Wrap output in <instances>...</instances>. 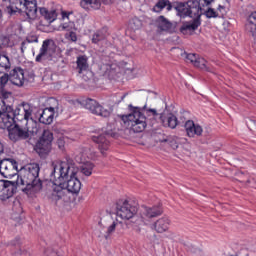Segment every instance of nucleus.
I'll use <instances>...</instances> for the list:
<instances>
[{"label": "nucleus", "instance_id": "obj_36", "mask_svg": "<svg viewBox=\"0 0 256 256\" xmlns=\"http://www.w3.org/2000/svg\"><path fill=\"white\" fill-rule=\"evenodd\" d=\"M11 40L7 36H0V49H7Z\"/></svg>", "mask_w": 256, "mask_h": 256}, {"label": "nucleus", "instance_id": "obj_16", "mask_svg": "<svg viewBox=\"0 0 256 256\" xmlns=\"http://www.w3.org/2000/svg\"><path fill=\"white\" fill-rule=\"evenodd\" d=\"M17 193L15 181L0 180V201H7Z\"/></svg>", "mask_w": 256, "mask_h": 256}, {"label": "nucleus", "instance_id": "obj_47", "mask_svg": "<svg viewBox=\"0 0 256 256\" xmlns=\"http://www.w3.org/2000/svg\"><path fill=\"white\" fill-rule=\"evenodd\" d=\"M27 41L26 40H24L22 43H21V47H20V49H21V53H25V49H27Z\"/></svg>", "mask_w": 256, "mask_h": 256}, {"label": "nucleus", "instance_id": "obj_28", "mask_svg": "<svg viewBox=\"0 0 256 256\" xmlns=\"http://www.w3.org/2000/svg\"><path fill=\"white\" fill-rule=\"evenodd\" d=\"M11 69V61L9 60V56L0 55V73L3 71H9Z\"/></svg>", "mask_w": 256, "mask_h": 256}, {"label": "nucleus", "instance_id": "obj_51", "mask_svg": "<svg viewBox=\"0 0 256 256\" xmlns=\"http://www.w3.org/2000/svg\"><path fill=\"white\" fill-rule=\"evenodd\" d=\"M134 223H136V225H139V222H137L136 220L134 221Z\"/></svg>", "mask_w": 256, "mask_h": 256}, {"label": "nucleus", "instance_id": "obj_17", "mask_svg": "<svg viewBox=\"0 0 256 256\" xmlns=\"http://www.w3.org/2000/svg\"><path fill=\"white\" fill-rule=\"evenodd\" d=\"M10 82L16 87H23L25 85V70L21 67H15L10 71Z\"/></svg>", "mask_w": 256, "mask_h": 256}, {"label": "nucleus", "instance_id": "obj_41", "mask_svg": "<svg viewBox=\"0 0 256 256\" xmlns=\"http://www.w3.org/2000/svg\"><path fill=\"white\" fill-rule=\"evenodd\" d=\"M26 43H39V36L30 34L25 39Z\"/></svg>", "mask_w": 256, "mask_h": 256}, {"label": "nucleus", "instance_id": "obj_3", "mask_svg": "<svg viewBox=\"0 0 256 256\" xmlns=\"http://www.w3.org/2000/svg\"><path fill=\"white\" fill-rule=\"evenodd\" d=\"M39 164L33 163L24 166L18 172L17 180L14 181L16 189L20 187L26 195H35L43 189V181L39 178Z\"/></svg>", "mask_w": 256, "mask_h": 256}, {"label": "nucleus", "instance_id": "obj_14", "mask_svg": "<svg viewBox=\"0 0 256 256\" xmlns=\"http://www.w3.org/2000/svg\"><path fill=\"white\" fill-rule=\"evenodd\" d=\"M8 137L14 143L21 139H29V127L25 124L14 123L8 130Z\"/></svg>", "mask_w": 256, "mask_h": 256}, {"label": "nucleus", "instance_id": "obj_8", "mask_svg": "<svg viewBox=\"0 0 256 256\" xmlns=\"http://www.w3.org/2000/svg\"><path fill=\"white\" fill-rule=\"evenodd\" d=\"M13 106L7 104L6 100H0V129L9 130L15 124L13 120Z\"/></svg>", "mask_w": 256, "mask_h": 256}, {"label": "nucleus", "instance_id": "obj_31", "mask_svg": "<svg viewBox=\"0 0 256 256\" xmlns=\"http://www.w3.org/2000/svg\"><path fill=\"white\" fill-rule=\"evenodd\" d=\"M194 67H198V69H202L203 71H211L209 67H207V60L199 56L196 59V62L194 63Z\"/></svg>", "mask_w": 256, "mask_h": 256}, {"label": "nucleus", "instance_id": "obj_18", "mask_svg": "<svg viewBox=\"0 0 256 256\" xmlns=\"http://www.w3.org/2000/svg\"><path fill=\"white\" fill-rule=\"evenodd\" d=\"M109 136H105V134H101L99 136H93L94 143H97L98 149L103 157H107V151H109V147L111 143L109 142Z\"/></svg>", "mask_w": 256, "mask_h": 256}, {"label": "nucleus", "instance_id": "obj_38", "mask_svg": "<svg viewBox=\"0 0 256 256\" xmlns=\"http://www.w3.org/2000/svg\"><path fill=\"white\" fill-rule=\"evenodd\" d=\"M117 227V223L113 222L107 229L106 235H104L105 239L109 238V235H112L113 233H115V229Z\"/></svg>", "mask_w": 256, "mask_h": 256}, {"label": "nucleus", "instance_id": "obj_35", "mask_svg": "<svg viewBox=\"0 0 256 256\" xmlns=\"http://www.w3.org/2000/svg\"><path fill=\"white\" fill-rule=\"evenodd\" d=\"M6 11L8 15H17V13H23V10H21V8L16 7L15 4L7 6Z\"/></svg>", "mask_w": 256, "mask_h": 256}, {"label": "nucleus", "instance_id": "obj_15", "mask_svg": "<svg viewBox=\"0 0 256 256\" xmlns=\"http://www.w3.org/2000/svg\"><path fill=\"white\" fill-rule=\"evenodd\" d=\"M83 105L85 109H88V111L92 112L94 115H99L104 118L111 116V111L104 109L95 99L87 98L83 100Z\"/></svg>", "mask_w": 256, "mask_h": 256}, {"label": "nucleus", "instance_id": "obj_50", "mask_svg": "<svg viewBox=\"0 0 256 256\" xmlns=\"http://www.w3.org/2000/svg\"><path fill=\"white\" fill-rule=\"evenodd\" d=\"M0 19H3V11L0 9Z\"/></svg>", "mask_w": 256, "mask_h": 256}, {"label": "nucleus", "instance_id": "obj_11", "mask_svg": "<svg viewBox=\"0 0 256 256\" xmlns=\"http://www.w3.org/2000/svg\"><path fill=\"white\" fill-rule=\"evenodd\" d=\"M0 173L5 179H11L19 175L17 160L13 158H4L0 160Z\"/></svg>", "mask_w": 256, "mask_h": 256}, {"label": "nucleus", "instance_id": "obj_45", "mask_svg": "<svg viewBox=\"0 0 256 256\" xmlns=\"http://www.w3.org/2000/svg\"><path fill=\"white\" fill-rule=\"evenodd\" d=\"M177 3H187V2H175L173 5L171 4V2H169L166 4V9L167 11H171L173 8L175 9V5H177Z\"/></svg>", "mask_w": 256, "mask_h": 256}, {"label": "nucleus", "instance_id": "obj_37", "mask_svg": "<svg viewBox=\"0 0 256 256\" xmlns=\"http://www.w3.org/2000/svg\"><path fill=\"white\" fill-rule=\"evenodd\" d=\"M205 16L207 19H215L219 17V12L215 11L213 8H208V10L205 12Z\"/></svg>", "mask_w": 256, "mask_h": 256}, {"label": "nucleus", "instance_id": "obj_21", "mask_svg": "<svg viewBox=\"0 0 256 256\" xmlns=\"http://www.w3.org/2000/svg\"><path fill=\"white\" fill-rule=\"evenodd\" d=\"M156 27L160 32L173 33V31H175L173 23L165 18V16H159L156 19Z\"/></svg>", "mask_w": 256, "mask_h": 256}, {"label": "nucleus", "instance_id": "obj_10", "mask_svg": "<svg viewBox=\"0 0 256 256\" xmlns=\"http://www.w3.org/2000/svg\"><path fill=\"white\" fill-rule=\"evenodd\" d=\"M163 215V204L158 203L153 206H141L140 217L141 221L144 222V225H148L150 219H155Z\"/></svg>", "mask_w": 256, "mask_h": 256}, {"label": "nucleus", "instance_id": "obj_29", "mask_svg": "<svg viewBox=\"0 0 256 256\" xmlns=\"http://www.w3.org/2000/svg\"><path fill=\"white\" fill-rule=\"evenodd\" d=\"M77 69L78 73L81 74L83 71H87V56H79L77 58Z\"/></svg>", "mask_w": 256, "mask_h": 256}, {"label": "nucleus", "instance_id": "obj_48", "mask_svg": "<svg viewBox=\"0 0 256 256\" xmlns=\"http://www.w3.org/2000/svg\"><path fill=\"white\" fill-rule=\"evenodd\" d=\"M113 1H115V0H100V5H101V2L104 3V5H111V3H113Z\"/></svg>", "mask_w": 256, "mask_h": 256}, {"label": "nucleus", "instance_id": "obj_22", "mask_svg": "<svg viewBox=\"0 0 256 256\" xmlns=\"http://www.w3.org/2000/svg\"><path fill=\"white\" fill-rule=\"evenodd\" d=\"M9 81H11V74L4 73L0 77V93L3 97L2 100L4 101H7V99H9V96L11 95V92L5 91V86L7 85V83H9Z\"/></svg>", "mask_w": 256, "mask_h": 256}, {"label": "nucleus", "instance_id": "obj_5", "mask_svg": "<svg viewBox=\"0 0 256 256\" xmlns=\"http://www.w3.org/2000/svg\"><path fill=\"white\" fill-rule=\"evenodd\" d=\"M52 147L53 132L51 130H44L34 149L41 159H45L51 153Z\"/></svg>", "mask_w": 256, "mask_h": 256}, {"label": "nucleus", "instance_id": "obj_42", "mask_svg": "<svg viewBox=\"0 0 256 256\" xmlns=\"http://www.w3.org/2000/svg\"><path fill=\"white\" fill-rule=\"evenodd\" d=\"M199 55L197 54H187L186 55V60L190 61V63H192L193 65H195L197 59H198Z\"/></svg>", "mask_w": 256, "mask_h": 256}, {"label": "nucleus", "instance_id": "obj_46", "mask_svg": "<svg viewBox=\"0 0 256 256\" xmlns=\"http://www.w3.org/2000/svg\"><path fill=\"white\" fill-rule=\"evenodd\" d=\"M202 3V7H209L211 3H213V0H200Z\"/></svg>", "mask_w": 256, "mask_h": 256}, {"label": "nucleus", "instance_id": "obj_52", "mask_svg": "<svg viewBox=\"0 0 256 256\" xmlns=\"http://www.w3.org/2000/svg\"><path fill=\"white\" fill-rule=\"evenodd\" d=\"M122 99H125V95H124V96H122Z\"/></svg>", "mask_w": 256, "mask_h": 256}, {"label": "nucleus", "instance_id": "obj_1", "mask_svg": "<svg viewBox=\"0 0 256 256\" xmlns=\"http://www.w3.org/2000/svg\"><path fill=\"white\" fill-rule=\"evenodd\" d=\"M130 111L126 115H118L119 119L123 122L125 127H128L134 133H143L147 128V125L153 127L157 123V119L163 127H169V129H175L179 125L177 116L169 114L167 118H163L162 112H157L156 109L144 107H134L131 104L128 106Z\"/></svg>", "mask_w": 256, "mask_h": 256}, {"label": "nucleus", "instance_id": "obj_43", "mask_svg": "<svg viewBox=\"0 0 256 256\" xmlns=\"http://www.w3.org/2000/svg\"><path fill=\"white\" fill-rule=\"evenodd\" d=\"M75 26V24H73V22L70 23H64L62 25V30L63 31H68V33H70V31H73V27Z\"/></svg>", "mask_w": 256, "mask_h": 256}, {"label": "nucleus", "instance_id": "obj_49", "mask_svg": "<svg viewBox=\"0 0 256 256\" xmlns=\"http://www.w3.org/2000/svg\"><path fill=\"white\" fill-rule=\"evenodd\" d=\"M5 153V148L3 147V143L0 142V155H3Z\"/></svg>", "mask_w": 256, "mask_h": 256}, {"label": "nucleus", "instance_id": "obj_6", "mask_svg": "<svg viewBox=\"0 0 256 256\" xmlns=\"http://www.w3.org/2000/svg\"><path fill=\"white\" fill-rule=\"evenodd\" d=\"M33 117V106L31 104L22 102L16 109L12 108V119L14 123L28 125L29 119Z\"/></svg>", "mask_w": 256, "mask_h": 256}, {"label": "nucleus", "instance_id": "obj_27", "mask_svg": "<svg viewBox=\"0 0 256 256\" xmlns=\"http://www.w3.org/2000/svg\"><path fill=\"white\" fill-rule=\"evenodd\" d=\"M93 169H95V164L87 162L80 167V173L85 175V177H91L93 175Z\"/></svg>", "mask_w": 256, "mask_h": 256}, {"label": "nucleus", "instance_id": "obj_7", "mask_svg": "<svg viewBox=\"0 0 256 256\" xmlns=\"http://www.w3.org/2000/svg\"><path fill=\"white\" fill-rule=\"evenodd\" d=\"M116 215L120 217V219H129L135 220L137 215V211H139V204L133 200H125L122 204H117L116 207Z\"/></svg>", "mask_w": 256, "mask_h": 256}, {"label": "nucleus", "instance_id": "obj_44", "mask_svg": "<svg viewBox=\"0 0 256 256\" xmlns=\"http://www.w3.org/2000/svg\"><path fill=\"white\" fill-rule=\"evenodd\" d=\"M66 39H69L70 41H73V42L77 41V33L73 32V30L68 32L66 34Z\"/></svg>", "mask_w": 256, "mask_h": 256}, {"label": "nucleus", "instance_id": "obj_23", "mask_svg": "<svg viewBox=\"0 0 256 256\" xmlns=\"http://www.w3.org/2000/svg\"><path fill=\"white\" fill-rule=\"evenodd\" d=\"M245 29L247 33H250L252 37H255L256 35V11L252 12L248 18L245 25Z\"/></svg>", "mask_w": 256, "mask_h": 256}, {"label": "nucleus", "instance_id": "obj_34", "mask_svg": "<svg viewBox=\"0 0 256 256\" xmlns=\"http://www.w3.org/2000/svg\"><path fill=\"white\" fill-rule=\"evenodd\" d=\"M153 137L156 143H167L168 136H166L164 133L156 132L154 133Z\"/></svg>", "mask_w": 256, "mask_h": 256}, {"label": "nucleus", "instance_id": "obj_4", "mask_svg": "<svg viewBox=\"0 0 256 256\" xmlns=\"http://www.w3.org/2000/svg\"><path fill=\"white\" fill-rule=\"evenodd\" d=\"M179 17H195L193 20L183 22L180 27V33L183 35H193L201 27V3L197 0H190L186 3H177L174 5Z\"/></svg>", "mask_w": 256, "mask_h": 256}, {"label": "nucleus", "instance_id": "obj_39", "mask_svg": "<svg viewBox=\"0 0 256 256\" xmlns=\"http://www.w3.org/2000/svg\"><path fill=\"white\" fill-rule=\"evenodd\" d=\"M56 144L60 151H65V137H59L56 141Z\"/></svg>", "mask_w": 256, "mask_h": 256}, {"label": "nucleus", "instance_id": "obj_2", "mask_svg": "<svg viewBox=\"0 0 256 256\" xmlns=\"http://www.w3.org/2000/svg\"><path fill=\"white\" fill-rule=\"evenodd\" d=\"M50 179L54 182V187L48 199L55 205L61 200L65 201L67 193L77 195L81 191V180L77 178L75 168L67 162H53Z\"/></svg>", "mask_w": 256, "mask_h": 256}, {"label": "nucleus", "instance_id": "obj_33", "mask_svg": "<svg viewBox=\"0 0 256 256\" xmlns=\"http://www.w3.org/2000/svg\"><path fill=\"white\" fill-rule=\"evenodd\" d=\"M168 0H160L156 3V5L153 8V11L156 13H161L165 7H167Z\"/></svg>", "mask_w": 256, "mask_h": 256}, {"label": "nucleus", "instance_id": "obj_32", "mask_svg": "<svg viewBox=\"0 0 256 256\" xmlns=\"http://www.w3.org/2000/svg\"><path fill=\"white\" fill-rule=\"evenodd\" d=\"M179 138L177 136H168L166 138V143L172 147V149H178L179 148V143L177 142Z\"/></svg>", "mask_w": 256, "mask_h": 256}, {"label": "nucleus", "instance_id": "obj_24", "mask_svg": "<svg viewBox=\"0 0 256 256\" xmlns=\"http://www.w3.org/2000/svg\"><path fill=\"white\" fill-rule=\"evenodd\" d=\"M40 15L46 19V21H49V23H53L55 19H57V11L56 10H47V8L42 7L39 9Z\"/></svg>", "mask_w": 256, "mask_h": 256}, {"label": "nucleus", "instance_id": "obj_26", "mask_svg": "<svg viewBox=\"0 0 256 256\" xmlns=\"http://www.w3.org/2000/svg\"><path fill=\"white\" fill-rule=\"evenodd\" d=\"M11 245L15 249V251H14L15 255H26L27 250H25L23 247H21V238H16V239L12 240Z\"/></svg>", "mask_w": 256, "mask_h": 256}, {"label": "nucleus", "instance_id": "obj_53", "mask_svg": "<svg viewBox=\"0 0 256 256\" xmlns=\"http://www.w3.org/2000/svg\"><path fill=\"white\" fill-rule=\"evenodd\" d=\"M126 225L129 226V222H127Z\"/></svg>", "mask_w": 256, "mask_h": 256}, {"label": "nucleus", "instance_id": "obj_9", "mask_svg": "<svg viewBox=\"0 0 256 256\" xmlns=\"http://www.w3.org/2000/svg\"><path fill=\"white\" fill-rule=\"evenodd\" d=\"M14 6L26 13L29 21L37 19V0H10Z\"/></svg>", "mask_w": 256, "mask_h": 256}, {"label": "nucleus", "instance_id": "obj_30", "mask_svg": "<svg viewBox=\"0 0 256 256\" xmlns=\"http://www.w3.org/2000/svg\"><path fill=\"white\" fill-rule=\"evenodd\" d=\"M106 35L103 33V30H98L92 35V43L97 45L101 41H105Z\"/></svg>", "mask_w": 256, "mask_h": 256}, {"label": "nucleus", "instance_id": "obj_40", "mask_svg": "<svg viewBox=\"0 0 256 256\" xmlns=\"http://www.w3.org/2000/svg\"><path fill=\"white\" fill-rule=\"evenodd\" d=\"M220 18H224L227 15V9L223 5H218L217 11Z\"/></svg>", "mask_w": 256, "mask_h": 256}, {"label": "nucleus", "instance_id": "obj_20", "mask_svg": "<svg viewBox=\"0 0 256 256\" xmlns=\"http://www.w3.org/2000/svg\"><path fill=\"white\" fill-rule=\"evenodd\" d=\"M184 128L188 137H195V135L201 137L203 135V128L199 124H195L193 120L186 121Z\"/></svg>", "mask_w": 256, "mask_h": 256}, {"label": "nucleus", "instance_id": "obj_12", "mask_svg": "<svg viewBox=\"0 0 256 256\" xmlns=\"http://www.w3.org/2000/svg\"><path fill=\"white\" fill-rule=\"evenodd\" d=\"M55 51H57L55 41H53V39L44 40L40 48V52L36 56V63H43V61H46V59H51V57L55 55Z\"/></svg>", "mask_w": 256, "mask_h": 256}, {"label": "nucleus", "instance_id": "obj_13", "mask_svg": "<svg viewBox=\"0 0 256 256\" xmlns=\"http://www.w3.org/2000/svg\"><path fill=\"white\" fill-rule=\"evenodd\" d=\"M50 103L54 106L45 108L39 117V122L43 125H51L53 119H55V114L59 113V101L55 98H50Z\"/></svg>", "mask_w": 256, "mask_h": 256}, {"label": "nucleus", "instance_id": "obj_19", "mask_svg": "<svg viewBox=\"0 0 256 256\" xmlns=\"http://www.w3.org/2000/svg\"><path fill=\"white\" fill-rule=\"evenodd\" d=\"M170 226L171 218H169L168 216H163L153 223L152 229H154L156 233H167Z\"/></svg>", "mask_w": 256, "mask_h": 256}, {"label": "nucleus", "instance_id": "obj_25", "mask_svg": "<svg viewBox=\"0 0 256 256\" xmlns=\"http://www.w3.org/2000/svg\"><path fill=\"white\" fill-rule=\"evenodd\" d=\"M80 7L82 9H100L101 8V0H81Z\"/></svg>", "mask_w": 256, "mask_h": 256}]
</instances>
